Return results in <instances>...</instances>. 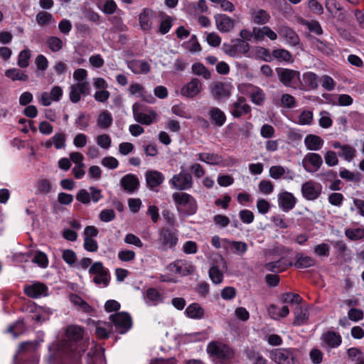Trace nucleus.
<instances>
[{
    "label": "nucleus",
    "mask_w": 364,
    "mask_h": 364,
    "mask_svg": "<svg viewBox=\"0 0 364 364\" xmlns=\"http://www.w3.org/2000/svg\"><path fill=\"white\" fill-rule=\"evenodd\" d=\"M146 182L151 190L159 186L164 181V174L156 170L147 171L146 174Z\"/></svg>",
    "instance_id": "nucleus-25"
},
{
    "label": "nucleus",
    "mask_w": 364,
    "mask_h": 364,
    "mask_svg": "<svg viewBox=\"0 0 364 364\" xmlns=\"http://www.w3.org/2000/svg\"><path fill=\"white\" fill-rule=\"evenodd\" d=\"M97 144L104 149H109L112 144V139L109 134H102L95 137Z\"/></svg>",
    "instance_id": "nucleus-57"
},
{
    "label": "nucleus",
    "mask_w": 364,
    "mask_h": 364,
    "mask_svg": "<svg viewBox=\"0 0 364 364\" xmlns=\"http://www.w3.org/2000/svg\"><path fill=\"white\" fill-rule=\"evenodd\" d=\"M214 18L216 27L220 32H230L235 26L234 21L225 14H216Z\"/></svg>",
    "instance_id": "nucleus-24"
},
{
    "label": "nucleus",
    "mask_w": 364,
    "mask_h": 364,
    "mask_svg": "<svg viewBox=\"0 0 364 364\" xmlns=\"http://www.w3.org/2000/svg\"><path fill=\"white\" fill-rule=\"evenodd\" d=\"M223 49L229 56L239 58L249 52L250 45L243 40L236 39L232 45L224 43Z\"/></svg>",
    "instance_id": "nucleus-11"
},
{
    "label": "nucleus",
    "mask_w": 364,
    "mask_h": 364,
    "mask_svg": "<svg viewBox=\"0 0 364 364\" xmlns=\"http://www.w3.org/2000/svg\"><path fill=\"white\" fill-rule=\"evenodd\" d=\"M280 299L283 303L299 304L302 301V298L298 294L291 292L282 294Z\"/></svg>",
    "instance_id": "nucleus-53"
},
{
    "label": "nucleus",
    "mask_w": 364,
    "mask_h": 364,
    "mask_svg": "<svg viewBox=\"0 0 364 364\" xmlns=\"http://www.w3.org/2000/svg\"><path fill=\"white\" fill-rule=\"evenodd\" d=\"M208 114L211 120L218 126L222 127L226 121L225 113L218 107H211L208 110Z\"/></svg>",
    "instance_id": "nucleus-34"
},
{
    "label": "nucleus",
    "mask_w": 364,
    "mask_h": 364,
    "mask_svg": "<svg viewBox=\"0 0 364 364\" xmlns=\"http://www.w3.org/2000/svg\"><path fill=\"white\" fill-rule=\"evenodd\" d=\"M207 352L214 360L220 362L229 360L234 356V351L230 347L218 341L210 343L207 346Z\"/></svg>",
    "instance_id": "nucleus-3"
},
{
    "label": "nucleus",
    "mask_w": 364,
    "mask_h": 364,
    "mask_svg": "<svg viewBox=\"0 0 364 364\" xmlns=\"http://www.w3.org/2000/svg\"><path fill=\"white\" fill-rule=\"evenodd\" d=\"M172 27V18L168 16H164L161 20L159 32L161 34L167 33Z\"/></svg>",
    "instance_id": "nucleus-59"
},
{
    "label": "nucleus",
    "mask_w": 364,
    "mask_h": 364,
    "mask_svg": "<svg viewBox=\"0 0 364 364\" xmlns=\"http://www.w3.org/2000/svg\"><path fill=\"white\" fill-rule=\"evenodd\" d=\"M132 112L134 120L141 124L150 125L156 121V112L140 103L132 105Z\"/></svg>",
    "instance_id": "nucleus-4"
},
{
    "label": "nucleus",
    "mask_w": 364,
    "mask_h": 364,
    "mask_svg": "<svg viewBox=\"0 0 364 364\" xmlns=\"http://www.w3.org/2000/svg\"><path fill=\"white\" fill-rule=\"evenodd\" d=\"M322 164V157L316 153H308L304 156L302 160V166L309 173L317 171Z\"/></svg>",
    "instance_id": "nucleus-14"
},
{
    "label": "nucleus",
    "mask_w": 364,
    "mask_h": 364,
    "mask_svg": "<svg viewBox=\"0 0 364 364\" xmlns=\"http://www.w3.org/2000/svg\"><path fill=\"white\" fill-rule=\"evenodd\" d=\"M109 319L113 323L116 331L123 334L127 332L132 326L130 316L124 312H119L112 314Z\"/></svg>",
    "instance_id": "nucleus-10"
},
{
    "label": "nucleus",
    "mask_w": 364,
    "mask_h": 364,
    "mask_svg": "<svg viewBox=\"0 0 364 364\" xmlns=\"http://www.w3.org/2000/svg\"><path fill=\"white\" fill-rule=\"evenodd\" d=\"M177 230L168 228H162L159 230L158 244L164 251L172 250L178 243Z\"/></svg>",
    "instance_id": "nucleus-5"
},
{
    "label": "nucleus",
    "mask_w": 364,
    "mask_h": 364,
    "mask_svg": "<svg viewBox=\"0 0 364 364\" xmlns=\"http://www.w3.org/2000/svg\"><path fill=\"white\" fill-rule=\"evenodd\" d=\"M250 112V107L245 102L244 97H239L232 105L230 112L234 117L238 118Z\"/></svg>",
    "instance_id": "nucleus-26"
},
{
    "label": "nucleus",
    "mask_w": 364,
    "mask_h": 364,
    "mask_svg": "<svg viewBox=\"0 0 364 364\" xmlns=\"http://www.w3.org/2000/svg\"><path fill=\"white\" fill-rule=\"evenodd\" d=\"M203 89V83L198 78H192L181 88L180 94L186 97L193 98L197 96Z\"/></svg>",
    "instance_id": "nucleus-18"
},
{
    "label": "nucleus",
    "mask_w": 364,
    "mask_h": 364,
    "mask_svg": "<svg viewBox=\"0 0 364 364\" xmlns=\"http://www.w3.org/2000/svg\"><path fill=\"white\" fill-rule=\"evenodd\" d=\"M313 43L316 48L326 55H331L333 53L332 46L326 41H323L317 38H314Z\"/></svg>",
    "instance_id": "nucleus-49"
},
{
    "label": "nucleus",
    "mask_w": 364,
    "mask_h": 364,
    "mask_svg": "<svg viewBox=\"0 0 364 364\" xmlns=\"http://www.w3.org/2000/svg\"><path fill=\"white\" fill-rule=\"evenodd\" d=\"M88 347L84 330L76 325L66 328L64 338L49 346L48 360L51 364H81V358Z\"/></svg>",
    "instance_id": "nucleus-1"
},
{
    "label": "nucleus",
    "mask_w": 364,
    "mask_h": 364,
    "mask_svg": "<svg viewBox=\"0 0 364 364\" xmlns=\"http://www.w3.org/2000/svg\"><path fill=\"white\" fill-rule=\"evenodd\" d=\"M314 121V114L311 110H303L299 116L298 124L311 125Z\"/></svg>",
    "instance_id": "nucleus-55"
},
{
    "label": "nucleus",
    "mask_w": 364,
    "mask_h": 364,
    "mask_svg": "<svg viewBox=\"0 0 364 364\" xmlns=\"http://www.w3.org/2000/svg\"><path fill=\"white\" fill-rule=\"evenodd\" d=\"M156 18V13L150 8H144L139 14V23L140 28L144 33H149L154 27V21Z\"/></svg>",
    "instance_id": "nucleus-13"
},
{
    "label": "nucleus",
    "mask_w": 364,
    "mask_h": 364,
    "mask_svg": "<svg viewBox=\"0 0 364 364\" xmlns=\"http://www.w3.org/2000/svg\"><path fill=\"white\" fill-rule=\"evenodd\" d=\"M89 94V82H77L70 87L69 98L73 103L79 102L81 100V95H88Z\"/></svg>",
    "instance_id": "nucleus-17"
},
{
    "label": "nucleus",
    "mask_w": 364,
    "mask_h": 364,
    "mask_svg": "<svg viewBox=\"0 0 364 364\" xmlns=\"http://www.w3.org/2000/svg\"><path fill=\"white\" fill-rule=\"evenodd\" d=\"M192 71L194 74L202 76L205 80L210 79L211 76L210 71L200 63H194L192 65Z\"/></svg>",
    "instance_id": "nucleus-54"
},
{
    "label": "nucleus",
    "mask_w": 364,
    "mask_h": 364,
    "mask_svg": "<svg viewBox=\"0 0 364 364\" xmlns=\"http://www.w3.org/2000/svg\"><path fill=\"white\" fill-rule=\"evenodd\" d=\"M196 156L200 161L213 166L220 165L223 163L222 156L215 153H199Z\"/></svg>",
    "instance_id": "nucleus-32"
},
{
    "label": "nucleus",
    "mask_w": 364,
    "mask_h": 364,
    "mask_svg": "<svg viewBox=\"0 0 364 364\" xmlns=\"http://www.w3.org/2000/svg\"><path fill=\"white\" fill-rule=\"evenodd\" d=\"M139 184L138 176L133 173L126 174L120 180L123 191L127 193H133L138 191Z\"/></svg>",
    "instance_id": "nucleus-19"
},
{
    "label": "nucleus",
    "mask_w": 364,
    "mask_h": 364,
    "mask_svg": "<svg viewBox=\"0 0 364 364\" xmlns=\"http://www.w3.org/2000/svg\"><path fill=\"white\" fill-rule=\"evenodd\" d=\"M240 92L250 95L253 103L257 105L263 104L265 99V94L263 90L250 83H242L238 85Z\"/></svg>",
    "instance_id": "nucleus-8"
},
{
    "label": "nucleus",
    "mask_w": 364,
    "mask_h": 364,
    "mask_svg": "<svg viewBox=\"0 0 364 364\" xmlns=\"http://www.w3.org/2000/svg\"><path fill=\"white\" fill-rule=\"evenodd\" d=\"M322 346L325 348H336L342 343L341 336L335 331H328L323 333L321 337Z\"/></svg>",
    "instance_id": "nucleus-21"
},
{
    "label": "nucleus",
    "mask_w": 364,
    "mask_h": 364,
    "mask_svg": "<svg viewBox=\"0 0 364 364\" xmlns=\"http://www.w3.org/2000/svg\"><path fill=\"white\" fill-rule=\"evenodd\" d=\"M245 355L252 364H267V360L264 358L259 352L252 349L247 350Z\"/></svg>",
    "instance_id": "nucleus-45"
},
{
    "label": "nucleus",
    "mask_w": 364,
    "mask_h": 364,
    "mask_svg": "<svg viewBox=\"0 0 364 364\" xmlns=\"http://www.w3.org/2000/svg\"><path fill=\"white\" fill-rule=\"evenodd\" d=\"M286 173V168L282 166H272L269 170V175L274 179H279Z\"/></svg>",
    "instance_id": "nucleus-64"
},
{
    "label": "nucleus",
    "mask_w": 364,
    "mask_h": 364,
    "mask_svg": "<svg viewBox=\"0 0 364 364\" xmlns=\"http://www.w3.org/2000/svg\"><path fill=\"white\" fill-rule=\"evenodd\" d=\"M251 21L257 25H264L270 20L269 14L262 9H252L250 11Z\"/></svg>",
    "instance_id": "nucleus-29"
},
{
    "label": "nucleus",
    "mask_w": 364,
    "mask_h": 364,
    "mask_svg": "<svg viewBox=\"0 0 364 364\" xmlns=\"http://www.w3.org/2000/svg\"><path fill=\"white\" fill-rule=\"evenodd\" d=\"M294 325L299 326L307 323L309 318L308 307L306 306H304L299 305L296 306L294 311Z\"/></svg>",
    "instance_id": "nucleus-27"
},
{
    "label": "nucleus",
    "mask_w": 364,
    "mask_h": 364,
    "mask_svg": "<svg viewBox=\"0 0 364 364\" xmlns=\"http://www.w3.org/2000/svg\"><path fill=\"white\" fill-rule=\"evenodd\" d=\"M128 68L135 74H146L150 71V65L144 60H132Z\"/></svg>",
    "instance_id": "nucleus-35"
},
{
    "label": "nucleus",
    "mask_w": 364,
    "mask_h": 364,
    "mask_svg": "<svg viewBox=\"0 0 364 364\" xmlns=\"http://www.w3.org/2000/svg\"><path fill=\"white\" fill-rule=\"evenodd\" d=\"M169 271L181 276H186L193 273L194 266L191 262L184 259H177L168 267Z\"/></svg>",
    "instance_id": "nucleus-16"
},
{
    "label": "nucleus",
    "mask_w": 364,
    "mask_h": 364,
    "mask_svg": "<svg viewBox=\"0 0 364 364\" xmlns=\"http://www.w3.org/2000/svg\"><path fill=\"white\" fill-rule=\"evenodd\" d=\"M113 118L108 110H103L100 112L97 118V126L102 129H107L112 124Z\"/></svg>",
    "instance_id": "nucleus-37"
},
{
    "label": "nucleus",
    "mask_w": 364,
    "mask_h": 364,
    "mask_svg": "<svg viewBox=\"0 0 364 364\" xmlns=\"http://www.w3.org/2000/svg\"><path fill=\"white\" fill-rule=\"evenodd\" d=\"M31 57V53L28 48H25L21 50L18 56V66L21 68H26L29 65V60Z\"/></svg>",
    "instance_id": "nucleus-47"
},
{
    "label": "nucleus",
    "mask_w": 364,
    "mask_h": 364,
    "mask_svg": "<svg viewBox=\"0 0 364 364\" xmlns=\"http://www.w3.org/2000/svg\"><path fill=\"white\" fill-rule=\"evenodd\" d=\"M225 247H232L234 252L240 256L243 255L247 251V245L242 241H230L225 239L223 240Z\"/></svg>",
    "instance_id": "nucleus-38"
},
{
    "label": "nucleus",
    "mask_w": 364,
    "mask_h": 364,
    "mask_svg": "<svg viewBox=\"0 0 364 364\" xmlns=\"http://www.w3.org/2000/svg\"><path fill=\"white\" fill-rule=\"evenodd\" d=\"M296 203L297 199L291 193L284 191L278 195V205L284 212H289L292 210Z\"/></svg>",
    "instance_id": "nucleus-22"
},
{
    "label": "nucleus",
    "mask_w": 364,
    "mask_h": 364,
    "mask_svg": "<svg viewBox=\"0 0 364 364\" xmlns=\"http://www.w3.org/2000/svg\"><path fill=\"white\" fill-rule=\"evenodd\" d=\"M291 265H293L292 263L288 264L284 258H282L277 261L265 264L264 267L266 269L272 272H282L285 271L289 266Z\"/></svg>",
    "instance_id": "nucleus-36"
},
{
    "label": "nucleus",
    "mask_w": 364,
    "mask_h": 364,
    "mask_svg": "<svg viewBox=\"0 0 364 364\" xmlns=\"http://www.w3.org/2000/svg\"><path fill=\"white\" fill-rule=\"evenodd\" d=\"M355 154L356 150L353 147L344 144L338 152V156L348 161H350L355 156Z\"/></svg>",
    "instance_id": "nucleus-51"
},
{
    "label": "nucleus",
    "mask_w": 364,
    "mask_h": 364,
    "mask_svg": "<svg viewBox=\"0 0 364 364\" xmlns=\"http://www.w3.org/2000/svg\"><path fill=\"white\" fill-rule=\"evenodd\" d=\"M36 20L37 23L41 27H45L55 23V19L53 15L43 11H40L36 14Z\"/></svg>",
    "instance_id": "nucleus-42"
},
{
    "label": "nucleus",
    "mask_w": 364,
    "mask_h": 364,
    "mask_svg": "<svg viewBox=\"0 0 364 364\" xmlns=\"http://www.w3.org/2000/svg\"><path fill=\"white\" fill-rule=\"evenodd\" d=\"M320 119H318V124L323 129H328L333 124V121L330 117V114L326 111H321L319 114Z\"/></svg>",
    "instance_id": "nucleus-61"
},
{
    "label": "nucleus",
    "mask_w": 364,
    "mask_h": 364,
    "mask_svg": "<svg viewBox=\"0 0 364 364\" xmlns=\"http://www.w3.org/2000/svg\"><path fill=\"white\" fill-rule=\"evenodd\" d=\"M33 346L30 342L20 345L18 353L14 357V364H19L28 355L33 353Z\"/></svg>",
    "instance_id": "nucleus-33"
},
{
    "label": "nucleus",
    "mask_w": 364,
    "mask_h": 364,
    "mask_svg": "<svg viewBox=\"0 0 364 364\" xmlns=\"http://www.w3.org/2000/svg\"><path fill=\"white\" fill-rule=\"evenodd\" d=\"M272 56L279 60H282L286 63L294 62V59L291 53L284 48L274 50L272 51Z\"/></svg>",
    "instance_id": "nucleus-46"
},
{
    "label": "nucleus",
    "mask_w": 364,
    "mask_h": 364,
    "mask_svg": "<svg viewBox=\"0 0 364 364\" xmlns=\"http://www.w3.org/2000/svg\"><path fill=\"white\" fill-rule=\"evenodd\" d=\"M347 355L352 362L361 363L364 361V353L360 348H350L347 350Z\"/></svg>",
    "instance_id": "nucleus-48"
},
{
    "label": "nucleus",
    "mask_w": 364,
    "mask_h": 364,
    "mask_svg": "<svg viewBox=\"0 0 364 364\" xmlns=\"http://www.w3.org/2000/svg\"><path fill=\"white\" fill-rule=\"evenodd\" d=\"M271 358L277 364H298L294 349L282 348L271 352Z\"/></svg>",
    "instance_id": "nucleus-7"
},
{
    "label": "nucleus",
    "mask_w": 364,
    "mask_h": 364,
    "mask_svg": "<svg viewBox=\"0 0 364 364\" xmlns=\"http://www.w3.org/2000/svg\"><path fill=\"white\" fill-rule=\"evenodd\" d=\"M325 7L333 16H336L338 11L343 9L341 4L336 0H325Z\"/></svg>",
    "instance_id": "nucleus-58"
},
{
    "label": "nucleus",
    "mask_w": 364,
    "mask_h": 364,
    "mask_svg": "<svg viewBox=\"0 0 364 364\" xmlns=\"http://www.w3.org/2000/svg\"><path fill=\"white\" fill-rule=\"evenodd\" d=\"M210 91L214 99L220 100L229 97L230 90L228 85L222 82H215L210 85Z\"/></svg>",
    "instance_id": "nucleus-23"
},
{
    "label": "nucleus",
    "mask_w": 364,
    "mask_h": 364,
    "mask_svg": "<svg viewBox=\"0 0 364 364\" xmlns=\"http://www.w3.org/2000/svg\"><path fill=\"white\" fill-rule=\"evenodd\" d=\"M279 34L291 46H296L299 43V36L289 27H282L279 31Z\"/></svg>",
    "instance_id": "nucleus-31"
},
{
    "label": "nucleus",
    "mask_w": 364,
    "mask_h": 364,
    "mask_svg": "<svg viewBox=\"0 0 364 364\" xmlns=\"http://www.w3.org/2000/svg\"><path fill=\"white\" fill-rule=\"evenodd\" d=\"M90 120V115L81 113L75 119V124L80 130H85L89 127Z\"/></svg>",
    "instance_id": "nucleus-62"
},
{
    "label": "nucleus",
    "mask_w": 364,
    "mask_h": 364,
    "mask_svg": "<svg viewBox=\"0 0 364 364\" xmlns=\"http://www.w3.org/2000/svg\"><path fill=\"white\" fill-rule=\"evenodd\" d=\"M321 185L314 181H309L301 186V193L309 200H314L318 198L321 195Z\"/></svg>",
    "instance_id": "nucleus-15"
},
{
    "label": "nucleus",
    "mask_w": 364,
    "mask_h": 364,
    "mask_svg": "<svg viewBox=\"0 0 364 364\" xmlns=\"http://www.w3.org/2000/svg\"><path fill=\"white\" fill-rule=\"evenodd\" d=\"M185 313L191 318L200 319L204 315V310L198 304L193 303L187 306Z\"/></svg>",
    "instance_id": "nucleus-39"
},
{
    "label": "nucleus",
    "mask_w": 364,
    "mask_h": 364,
    "mask_svg": "<svg viewBox=\"0 0 364 364\" xmlns=\"http://www.w3.org/2000/svg\"><path fill=\"white\" fill-rule=\"evenodd\" d=\"M51 183L46 178L39 179L36 183V194H47L51 190Z\"/></svg>",
    "instance_id": "nucleus-52"
},
{
    "label": "nucleus",
    "mask_w": 364,
    "mask_h": 364,
    "mask_svg": "<svg viewBox=\"0 0 364 364\" xmlns=\"http://www.w3.org/2000/svg\"><path fill=\"white\" fill-rule=\"evenodd\" d=\"M24 293L29 297L37 299L42 296H46L48 287L43 283L37 282L31 284L25 285Z\"/></svg>",
    "instance_id": "nucleus-20"
},
{
    "label": "nucleus",
    "mask_w": 364,
    "mask_h": 364,
    "mask_svg": "<svg viewBox=\"0 0 364 364\" xmlns=\"http://www.w3.org/2000/svg\"><path fill=\"white\" fill-rule=\"evenodd\" d=\"M170 186L180 192L188 191L193 187V178L192 175L185 171L174 174L168 181Z\"/></svg>",
    "instance_id": "nucleus-6"
},
{
    "label": "nucleus",
    "mask_w": 364,
    "mask_h": 364,
    "mask_svg": "<svg viewBox=\"0 0 364 364\" xmlns=\"http://www.w3.org/2000/svg\"><path fill=\"white\" fill-rule=\"evenodd\" d=\"M346 237L351 241L364 240V228H348L345 230Z\"/></svg>",
    "instance_id": "nucleus-43"
},
{
    "label": "nucleus",
    "mask_w": 364,
    "mask_h": 364,
    "mask_svg": "<svg viewBox=\"0 0 364 364\" xmlns=\"http://www.w3.org/2000/svg\"><path fill=\"white\" fill-rule=\"evenodd\" d=\"M315 264L316 260L313 257L306 255L304 252H300L295 255V262L293 265L297 269H305L311 267Z\"/></svg>",
    "instance_id": "nucleus-30"
},
{
    "label": "nucleus",
    "mask_w": 364,
    "mask_h": 364,
    "mask_svg": "<svg viewBox=\"0 0 364 364\" xmlns=\"http://www.w3.org/2000/svg\"><path fill=\"white\" fill-rule=\"evenodd\" d=\"M277 73L280 82L287 87H295L300 80L299 72L294 70L279 68Z\"/></svg>",
    "instance_id": "nucleus-12"
},
{
    "label": "nucleus",
    "mask_w": 364,
    "mask_h": 364,
    "mask_svg": "<svg viewBox=\"0 0 364 364\" xmlns=\"http://www.w3.org/2000/svg\"><path fill=\"white\" fill-rule=\"evenodd\" d=\"M172 198L180 215L189 216L197 212V202L191 195L186 192H175L172 194Z\"/></svg>",
    "instance_id": "nucleus-2"
},
{
    "label": "nucleus",
    "mask_w": 364,
    "mask_h": 364,
    "mask_svg": "<svg viewBox=\"0 0 364 364\" xmlns=\"http://www.w3.org/2000/svg\"><path fill=\"white\" fill-rule=\"evenodd\" d=\"M303 80L308 90H314L318 87V75L313 72H306L303 74Z\"/></svg>",
    "instance_id": "nucleus-44"
},
{
    "label": "nucleus",
    "mask_w": 364,
    "mask_h": 364,
    "mask_svg": "<svg viewBox=\"0 0 364 364\" xmlns=\"http://www.w3.org/2000/svg\"><path fill=\"white\" fill-rule=\"evenodd\" d=\"M304 143L307 150L319 151L323 147L324 141L318 135L309 134L306 136Z\"/></svg>",
    "instance_id": "nucleus-28"
},
{
    "label": "nucleus",
    "mask_w": 364,
    "mask_h": 364,
    "mask_svg": "<svg viewBox=\"0 0 364 364\" xmlns=\"http://www.w3.org/2000/svg\"><path fill=\"white\" fill-rule=\"evenodd\" d=\"M90 274L95 275L93 282L97 285L107 287L109 284V271L101 262H96L92 264L89 269Z\"/></svg>",
    "instance_id": "nucleus-9"
},
{
    "label": "nucleus",
    "mask_w": 364,
    "mask_h": 364,
    "mask_svg": "<svg viewBox=\"0 0 364 364\" xmlns=\"http://www.w3.org/2000/svg\"><path fill=\"white\" fill-rule=\"evenodd\" d=\"M48 48L53 52H58L63 46V41L56 36H50L46 40Z\"/></svg>",
    "instance_id": "nucleus-50"
},
{
    "label": "nucleus",
    "mask_w": 364,
    "mask_h": 364,
    "mask_svg": "<svg viewBox=\"0 0 364 364\" xmlns=\"http://www.w3.org/2000/svg\"><path fill=\"white\" fill-rule=\"evenodd\" d=\"M52 140L55 149H60L65 146L66 136L63 132L55 133L53 136Z\"/></svg>",
    "instance_id": "nucleus-63"
},
{
    "label": "nucleus",
    "mask_w": 364,
    "mask_h": 364,
    "mask_svg": "<svg viewBox=\"0 0 364 364\" xmlns=\"http://www.w3.org/2000/svg\"><path fill=\"white\" fill-rule=\"evenodd\" d=\"M162 296L155 288H149L146 292L145 301L149 305H156L162 301Z\"/></svg>",
    "instance_id": "nucleus-40"
},
{
    "label": "nucleus",
    "mask_w": 364,
    "mask_h": 364,
    "mask_svg": "<svg viewBox=\"0 0 364 364\" xmlns=\"http://www.w3.org/2000/svg\"><path fill=\"white\" fill-rule=\"evenodd\" d=\"M208 274L210 279L214 284H218L222 283L223 280V274L219 269L218 267L213 266L210 267Z\"/></svg>",
    "instance_id": "nucleus-56"
},
{
    "label": "nucleus",
    "mask_w": 364,
    "mask_h": 364,
    "mask_svg": "<svg viewBox=\"0 0 364 364\" xmlns=\"http://www.w3.org/2000/svg\"><path fill=\"white\" fill-rule=\"evenodd\" d=\"M340 176L348 181H359L360 175L359 173L351 172L346 168H341L339 173Z\"/></svg>",
    "instance_id": "nucleus-60"
},
{
    "label": "nucleus",
    "mask_w": 364,
    "mask_h": 364,
    "mask_svg": "<svg viewBox=\"0 0 364 364\" xmlns=\"http://www.w3.org/2000/svg\"><path fill=\"white\" fill-rule=\"evenodd\" d=\"M5 76L11 79L12 81L20 80L25 82L28 80V75L26 72L18 68H11L6 70Z\"/></svg>",
    "instance_id": "nucleus-41"
}]
</instances>
